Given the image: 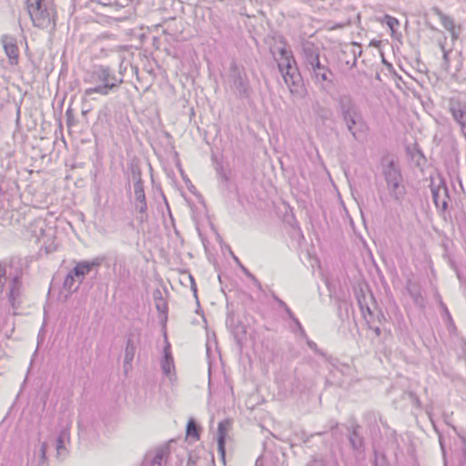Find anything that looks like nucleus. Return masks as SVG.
Segmentation results:
<instances>
[{
	"mask_svg": "<svg viewBox=\"0 0 466 466\" xmlns=\"http://www.w3.org/2000/svg\"><path fill=\"white\" fill-rule=\"evenodd\" d=\"M449 32L451 33L453 41L458 39L459 34L456 32L455 27H453L451 30H449Z\"/></svg>",
	"mask_w": 466,
	"mask_h": 466,
	"instance_id": "obj_42",
	"label": "nucleus"
},
{
	"mask_svg": "<svg viewBox=\"0 0 466 466\" xmlns=\"http://www.w3.org/2000/svg\"><path fill=\"white\" fill-rule=\"evenodd\" d=\"M175 365L173 361V358L171 352L169 350V345H167L164 350V356L161 360V369L163 373L166 376H169L171 374L172 370H174Z\"/></svg>",
	"mask_w": 466,
	"mask_h": 466,
	"instance_id": "obj_22",
	"label": "nucleus"
},
{
	"mask_svg": "<svg viewBox=\"0 0 466 466\" xmlns=\"http://www.w3.org/2000/svg\"><path fill=\"white\" fill-rule=\"evenodd\" d=\"M24 274L23 265L19 258L0 261V293L7 285L6 297L13 309H17L22 303Z\"/></svg>",
	"mask_w": 466,
	"mask_h": 466,
	"instance_id": "obj_1",
	"label": "nucleus"
},
{
	"mask_svg": "<svg viewBox=\"0 0 466 466\" xmlns=\"http://www.w3.org/2000/svg\"><path fill=\"white\" fill-rule=\"evenodd\" d=\"M228 78L230 88L238 98L242 99L250 96L251 87L245 69L235 61L230 63Z\"/></svg>",
	"mask_w": 466,
	"mask_h": 466,
	"instance_id": "obj_5",
	"label": "nucleus"
},
{
	"mask_svg": "<svg viewBox=\"0 0 466 466\" xmlns=\"http://www.w3.org/2000/svg\"><path fill=\"white\" fill-rule=\"evenodd\" d=\"M112 53V54H115L117 56V58L120 60V68L122 67V64H123V58L122 56L117 54L116 52H115L113 49H109V50H106L105 48H101L100 50V54L97 56L98 57H106V56H108L109 54Z\"/></svg>",
	"mask_w": 466,
	"mask_h": 466,
	"instance_id": "obj_34",
	"label": "nucleus"
},
{
	"mask_svg": "<svg viewBox=\"0 0 466 466\" xmlns=\"http://www.w3.org/2000/svg\"><path fill=\"white\" fill-rule=\"evenodd\" d=\"M301 57L305 69L311 67L316 61L320 60L319 48L311 42H306L301 47Z\"/></svg>",
	"mask_w": 466,
	"mask_h": 466,
	"instance_id": "obj_13",
	"label": "nucleus"
},
{
	"mask_svg": "<svg viewBox=\"0 0 466 466\" xmlns=\"http://www.w3.org/2000/svg\"><path fill=\"white\" fill-rule=\"evenodd\" d=\"M216 171L217 173L222 177L224 178L225 180L228 179V177H226L225 173H224V170H223V166L220 162H217L216 163Z\"/></svg>",
	"mask_w": 466,
	"mask_h": 466,
	"instance_id": "obj_39",
	"label": "nucleus"
},
{
	"mask_svg": "<svg viewBox=\"0 0 466 466\" xmlns=\"http://www.w3.org/2000/svg\"><path fill=\"white\" fill-rule=\"evenodd\" d=\"M390 196L397 202L401 203L406 195V188L402 180H397L387 184Z\"/></svg>",
	"mask_w": 466,
	"mask_h": 466,
	"instance_id": "obj_19",
	"label": "nucleus"
},
{
	"mask_svg": "<svg viewBox=\"0 0 466 466\" xmlns=\"http://www.w3.org/2000/svg\"><path fill=\"white\" fill-rule=\"evenodd\" d=\"M183 278H184V280H188L189 283H190V289L191 290L193 291V294H194V297L196 298L197 299V302L198 303V289H197V284L195 282V279L194 278L192 277V275L190 274H187V273H185L183 275Z\"/></svg>",
	"mask_w": 466,
	"mask_h": 466,
	"instance_id": "obj_33",
	"label": "nucleus"
},
{
	"mask_svg": "<svg viewBox=\"0 0 466 466\" xmlns=\"http://www.w3.org/2000/svg\"><path fill=\"white\" fill-rule=\"evenodd\" d=\"M384 22L390 28L392 35L395 32V28L400 25V22L397 18L388 15L384 16Z\"/></svg>",
	"mask_w": 466,
	"mask_h": 466,
	"instance_id": "obj_32",
	"label": "nucleus"
},
{
	"mask_svg": "<svg viewBox=\"0 0 466 466\" xmlns=\"http://www.w3.org/2000/svg\"><path fill=\"white\" fill-rule=\"evenodd\" d=\"M280 43L283 44L281 47L278 49L279 58L278 59V66L279 71H283L289 66H297V62L291 50L286 48L284 38L280 37Z\"/></svg>",
	"mask_w": 466,
	"mask_h": 466,
	"instance_id": "obj_14",
	"label": "nucleus"
},
{
	"mask_svg": "<svg viewBox=\"0 0 466 466\" xmlns=\"http://www.w3.org/2000/svg\"><path fill=\"white\" fill-rule=\"evenodd\" d=\"M380 199L381 201V204L385 207L386 206V198H384L382 195L380 196Z\"/></svg>",
	"mask_w": 466,
	"mask_h": 466,
	"instance_id": "obj_46",
	"label": "nucleus"
},
{
	"mask_svg": "<svg viewBox=\"0 0 466 466\" xmlns=\"http://www.w3.org/2000/svg\"><path fill=\"white\" fill-rule=\"evenodd\" d=\"M374 332L376 333L377 336H380L381 331H380V329L379 327H376L374 329Z\"/></svg>",
	"mask_w": 466,
	"mask_h": 466,
	"instance_id": "obj_47",
	"label": "nucleus"
},
{
	"mask_svg": "<svg viewBox=\"0 0 466 466\" xmlns=\"http://www.w3.org/2000/svg\"><path fill=\"white\" fill-rule=\"evenodd\" d=\"M289 91L293 95L301 96L304 91V83L298 66H289L279 71Z\"/></svg>",
	"mask_w": 466,
	"mask_h": 466,
	"instance_id": "obj_8",
	"label": "nucleus"
},
{
	"mask_svg": "<svg viewBox=\"0 0 466 466\" xmlns=\"http://www.w3.org/2000/svg\"><path fill=\"white\" fill-rule=\"evenodd\" d=\"M141 330L137 328L132 329L127 334V345L125 349L124 368L127 370L134 360L137 347L140 343Z\"/></svg>",
	"mask_w": 466,
	"mask_h": 466,
	"instance_id": "obj_10",
	"label": "nucleus"
},
{
	"mask_svg": "<svg viewBox=\"0 0 466 466\" xmlns=\"http://www.w3.org/2000/svg\"><path fill=\"white\" fill-rule=\"evenodd\" d=\"M449 108L453 116V119L461 127H464L466 126V104L451 100Z\"/></svg>",
	"mask_w": 466,
	"mask_h": 466,
	"instance_id": "obj_17",
	"label": "nucleus"
},
{
	"mask_svg": "<svg viewBox=\"0 0 466 466\" xmlns=\"http://www.w3.org/2000/svg\"><path fill=\"white\" fill-rule=\"evenodd\" d=\"M69 433L66 429L61 431L60 434L56 441V457L58 459H64L66 456V449L65 446V441L68 439Z\"/></svg>",
	"mask_w": 466,
	"mask_h": 466,
	"instance_id": "obj_21",
	"label": "nucleus"
},
{
	"mask_svg": "<svg viewBox=\"0 0 466 466\" xmlns=\"http://www.w3.org/2000/svg\"><path fill=\"white\" fill-rule=\"evenodd\" d=\"M272 298L279 304V306L285 310V312L288 314L289 318L298 326L299 330L301 332H304L302 325L300 324L299 320L295 317V315L293 314V312L291 311L289 307L282 299H280L276 294H273Z\"/></svg>",
	"mask_w": 466,
	"mask_h": 466,
	"instance_id": "obj_24",
	"label": "nucleus"
},
{
	"mask_svg": "<svg viewBox=\"0 0 466 466\" xmlns=\"http://www.w3.org/2000/svg\"><path fill=\"white\" fill-rule=\"evenodd\" d=\"M66 116H67V126L70 127L73 124V119L71 118V116L69 115V110L66 111Z\"/></svg>",
	"mask_w": 466,
	"mask_h": 466,
	"instance_id": "obj_45",
	"label": "nucleus"
},
{
	"mask_svg": "<svg viewBox=\"0 0 466 466\" xmlns=\"http://www.w3.org/2000/svg\"><path fill=\"white\" fill-rule=\"evenodd\" d=\"M409 399L411 401V403L417 407V408H420L421 407V402L418 397V395L413 392V391H410L409 392Z\"/></svg>",
	"mask_w": 466,
	"mask_h": 466,
	"instance_id": "obj_37",
	"label": "nucleus"
},
{
	"mask_svg": "<svg viewBox=\"0 0 466 466\" xmlns=\"http://www.w3.org/2000/svg\"><path fill=\"white\" fill-rule=\"evenodd\" d=\"M199 431H200L199 426L197 424V422L193 419H190L187 424V436L192 437L195 440H198L199 439Z\"/></svg>",
	"mask_w": 466,
	"mask_h": 466,
	"instance_id": "obj_28",
	"label": "nucleus"
},
{
	"mask_svg": "<svg viewBox=\"0 0 466 466\" xmlns=\"http://www.w3.org/2000/svg\"><path fill=\"white\" fill-rule=\"evenodd\" d=\"M431 194L435 206L438 208H441L443 211L446 210L450 198L447 187L445 185H440L438 187L432 186Z\"/></svg>",
	"mask_w": 466,
	"mask_h": 466,
	"instance_id": "obj_15",
	"label": "nucleus"
},
{
	"mask_svg": "<svg viewBox=\"0 0 466 466\" xmlns=\"http://www.w3.org/2000/svg\"><path fill=\"white\" fill-rule=\"evenodd\" d=\"M1 43L3 45L5 53L8 57V62L11 66H16L19 62V48L17 46L16 39L14 36L4 35L1 36Z\"/></svg>",
	"mask_w": 466,
	"mask_h": 466,
	"instance_id": "obj_11",
	"label": "nucleus"
},
{
	"mask_svg": "<svg viewBox=\"0 0 466 466\" xmlns=\"http://www.w3.org/2000/svg\"><path fill=\"white\" fill-rule=\"evenodd\" d=\"M86 82L95 84L94 87H89L85 90V96H90L95 93L101 96H107L111 91L117 89L124 82L123 74L121 70L118 75L110 66L104 65L95 66L88 75V79Z\"/></svg>",
	"mask_w": 466,
	"mask_h": 466,
	"instance_id": "obj_2",
	"label": "nucleus"
},
{
	"mask_svg": "<svg viewBox=\"0 0 466 466\" xmlns=\"http://www.w3.org/2000/svg\"><path fill=\"white\" fill-rule=\"evenodd\" d=\"M227 326L231 329V331L235 339H238V341L246 334L244 325H242L240 321L236 322L233 318L227 319Z\"/></svg>",
	"mask_w": 466,
	"mask_h": 466,
	"instance_id": "obj_23",
	"label": "nucleus"
},
{
	"mask_svg": "<svg viewBox=\"0 0 466 466\" xmlns=\"http://www.w3.org/2000/svg\"><path fill=\"white\" fill-rule=\"evenodd\" d=\"M436 15L439 16L441 25L446 30H451L453 27H455V23L452 17L445 15L441 10L436 9Z\"/></svg>",
	"mask_w": 466,
	"mask_h": 466,
	"instance_id": "obj_27",
	"label": "nucleus"
},
{
	"mask_svg": "<svg viewBox=\"0 0 466 466\" xmlns=\"http://www.w3.org/2000/svg\"><path fill=\"white\" fill-rule=\"evenodd\" d=\"M382 176L386 181V185L397 180H402V175L398 165L393 161H389L383 166Z\"/></svg>",
	"mask_w": 466,
	"mask_h": 466,
	"instance_id": "obj_18",
	"label": "nucleus"
},
{
	"mask_svg": "<svg viewBox=\"0 0 466 466\" xmlns=\"http://www.w3.org/2000/svg\"><path fill=\"white\" fill-rule=\"evenodd\" d=\"M169 453V447H159L147 453L144 463L149 466H166Z\"/></svg>",
	"mask_w": 466,
	"mask_h": 466,
	"instance_id": "obj_12",
	"label": "nucleus"
},
{
	"mask_svg": "<svg viewBox=\"0 0 466 466\" xmlns=\"http://www.w3.org/2000/svg\"><path fill=\"white\" fill-rule=\"evenodd\" d=\"M465 350H466V340H465Z\"/></svg>",
	"mask_w": 466,
	"mask_h": 466,
	"instance_id": "obj_53",
	"label": "nucleus"
},
{
	"mask_svg": "<svg viewBox=\"0 0 466 466\" xmlns=\"http://www.w3.org/2000/svg\"><path fill=\"white\" fill-rule=\"evenodd\" d=\"M310 76L316 85L320 86L322 89L330 87L333 85L334 74L328 65L321 63L320 60L308 69Z\"/></svg>",
	"mask_w": 466,
	"mask_h": 466,
	"instance_id": "obj_6",
	"label": "nucleus"
},
{
	"mask_svg": "<svg viewBox=\"0 0 466 466\" xmlns=\"http://www.w3.org/2000/svg\"><path fill=\"white\" fill-rule=\"evenodd\" d=\"M157 294L159 296V301L157 303V309L161 313H166L167 310V303L161 299L160 291H157Z\"/></svg>",
	"mask_w": 466,
	"mask_h": 466,
	"instance_id": "obj_36",
	"label": "nucleus"
},
{
	"mask_svg": "<svg viewBox=\"0 0 466 466\" xmlns=\"http://www.w3.org/2000/svg\"><path fill=\"white\" fill-rule=\"evenodd\" d=\"M131 179L133 181L134 187L144 186V181L142 179V172L138 167H132Z\"/></svg>",
	"mask_w": 466,
	"mask_h": 466,
	"instance_id": "obj_30",
	"label": "nucleus"
},
{
	"mask_svg": "<svg viewBox=\"0 0 466 466\" xmlns=\"http://www.w3.org/2000/svg\"><path fill=\"white\" fill-rule=\"evenodd\" d=\"M104 262V258L96 257L90 261L83 260L76 262V266L71 269L72 274L76 277L78 284H81L85 277L91 272H94V276L96 277L98 268Z\"/></svg>",
	"mask_w": 466,
	"mask_h": 466,
	"instance_id": "obj_7",
	"label": "nucleus"
},
{
	"mask_svg": "<svg viewBox=\"0 0 466 466\" xmlns=\"http://www.w3.org/2000/svg\"><path fill=\"white\" fill-rule=\"evenodd\" d=\"M409 295L413 299L414 303L418 306H423L424 298L421 294L420 287L418 283L409 280L406 285Z\"/></svg>",
	"mask_w": 466,
	"mask_h": 466,
	"instance_id": "obj_20",
	"label": "nucleus"
},
{
	"mask_svg": "<svg viewBox=\"0 0 466 466\" xmlns=\"http://www.w3.org/2000/svg\"><path fill=\"white\" fill-rule=\"evenodd\" d=\"M338 111L347 130L355 140L359 139L361 133H366L369 130L368 123L364 119L360 107L350 96L343 95L339 97Z\"/></svg>",
	"mask_w": 466,
	"mask_h": 466,
	"instance_id": "obj_3",
	"label": "nucleus"
},
{
	"mask_svg": "<svg viewBox=\"0 0 466 466\" xmlns=\"http://www.w3.org/2000/svg\"><path fill=\"white\" fill-rule=\"evenodd\" d=\"M46 451H47V443L43 442L41 443L40 449H39V461H38V466H47V459H46Z\"/></svg>",
	"mask_w": 466,
	"mask_h": 466,
	"instance_id": "obj_31",
	"label": "nucleus"
},
{
	"mask_svg": "<svg viewBox=\"0 0 466 466\" xmlns=\"http://www.w3.org/2000/svg\"><path fill=\"white\" fill-rule=\"evenodd\" d=\"M233 258H234V260L239 264L238 258L237 257H235V256Z\"/></svg>",
	"mask_w": 466,
	"mask_h": 466,
	"instance_id": "obj_49",
	"label": "nucleus"
},
{
	"mask_svg": "<svg viewBox=\"0 0 466 466\" xmlns=\"http://www.w3.org/2000/svg\"><path fill=\"white\" fill-rule=\"evenodd\" d=\"M444 309H445V311L447 312V314L449 315V312H448V308H446L444 305H443Z\"/></svg>",
	"mask_w": 466,
	"mask_h": 466,
	"instance_id": "obj_50",
	"label": "nucleus"
},
{
	"mask_svg": "<svg viewBox=\"0 0 466 466\" xmlns=\"http://www.w3.org/2000/svg\"><path fill=\"white\" fill-rule=\"evenodd\" d=\"M154 299H157V294H156V293L154 294Z\"/></svg>",
	"mask_w": 466,
	"mask_h": 466,
	"instance_id": "obj_51",
	"label": "nucleus"
},
{
	"mask_svg": "<svg viewBox=\"0 0 466 466\" xmlns=\"http://www.w3.org/2000/svg\"><path fill=\"white\" fill-rule=\"evenodd\" d=\"M27 12L32 23L39 28H47L50 25L55 27V11L47 7L44 0H27Z\"/></svg>",
	"mask_w": 466,
	"mask_h": 466,
	"instance_id": "obj_4",
	"label": "nucleus"
},
{
	"mask_svg": "<svg viewBox=\"0 0 466 466\" xmlns=\"http://www.w3.org/2000/svg\"><path fill=\"white\" fill-rule=\"evenodd\" d=\"M231 428V421L229 420H224L218 423V450L222 459H225L226 453V437L228 431Z\"/></svg>",
	"mask_w": 466,
	"mask_h": 466,
	"instance_id": "obj_16",
	"label": "nucleus"
},
{
	"mask_svg": "<svg viewBox=\"0 0 466 466\" xmlns=\"http://www.w3.org/2000/svg\"><path fill=\"white\" fill-rule=\"evenodd\" d=\"M187 466H197V458L190 455L187 461Z\"/></svg>",
	"mask_w": 466,
	"mask_h": 466,
	"instance_id": "obj_41",
	"label": "nucleus"
},
{
	"mask_svg": "<svg viewBox=\"0 0 466 466\" xmlns=\"http://www.w3.org/2000/svg\"><path fill=\"white\" fill-rule=\"evenodd\" d=\"M375 466H378V462L377 461L375 462Z\"/></svg>",
	"mask_w": 466,
	"mask_h": 466,
	"instance_id": "obj_52",
	"label": "nucleus"
},
{
	"mask_svg": "<svg viewBox=\"0 0 466 466\" xmlns=\"http://www.w3.org/2000/svg\"><path fill=\"white\" fill-rule=\"evenodd\" d=\"M133 205L137 212L136 218L139 224L148 221L147 203L144 186L134 187Z\"/></svg>",
	"mask_w": 466,
	"mask_h": 466,
	"instance_id": "obj_9",
	"label": "nucleus"
},
{
	"mask_svg": "<svg viewBox=\"0 0 466 466\" xmlns=\"http://www.w3.org/2000/svg\"><path fill=\"white\" fill-rule=\"evenodd\" d=\"M241 268H242V270L245 272V274H246L248 277H249V278H251V279H255L254 276H253L251 273H249V272H248V270L246 268H244L243 266H241Z\"/></svg>",
	"mask_w": 466,
	"mask_h": 466,
	"instance_id": "obj_44",
	"label": "nucleus"
},
{
	"mask_svg": "<svg viewBox=\"0 0 466 466\" xmlns=\"http://www.w3.org/2000/svg\"><path fill=\"white\" fill-rule=\"evenodd\" d=\"M352 54L354 56L352 66H355L357 63V58L360 57L362 54L361 46L359 44H357V43L353 44Z\"/></svg>",
	"mask_w": 466,
	"mask_h": 466,
	"instance_id": "obj_35",
	"label": "nucleus"
},
{
	"mask_svg": "<svg viewBox=\"0 0 466 466\" xmlns=\"http://www.w3.org/2000/svg\"><path fill=\"white\" fill-rule=\"evenodd\" d=\"M64 289L68 292L72 293L78 289L80 284H78L76 277L73 276L70 270L64 280Z\"/></svg>",
	"mask_w": 466,
	"mask_h": 466,
	"instance_id": "obj_25",
	"label": "nucleus"
},
{
	"mask_svg": "<svg viewBox=\"0 0 466 466\" xmlns=\"http://www.w3.org/2000/svg\"><path fill=\"white\" fill-rule=\"evenodd\" d=\"M360 308L361 309L363 317L367 319V315H369L370 318L373 316V312L371 311L370 308L369 306H364L363 303L359 300Z\"/></svg>",
	"mask_w": 466,
	"mask_h": 466,
	"instance_id": "obj_38",
	"label": "nucleus"
},
{
	"mask_svg": "<svg viewBox=\"0 0 466 466\" xmlns=\"http://www.w3.org/2000/svg\"><path fill=\"white\" fill-rule=\"evenodd\" d=\"M94 2H97V3L102 4L104 5H111L113 4L112 0H95Z\"/></svg>",
	"mask_w": 466,
	"mask_h": 466,
	"instance_id": "obj_43",
	"label": "nucleus"
},
{
	"mask_svg": "<svg viewBox=\"0 0 466 466\" xmlns=\"http://www.w3.org/2000/svg\"><path fill=\"white\" fill-rule=\"evenodd\" d=\"M312 436H313V435L307 436V435H306V432L302 431H300V436H299V438L302 440V441H303L304 443H307V442H309V439H310V437H312Z\"/></svg>",
	"mask_w": 466,
	"mask_h": 466,
	"instance_id": "obj_40",
	"label": "nucleus"
},
{
	"mask_svg": "<svg viewBox=\"0 0 466 466\" xmlns=\"http://www.w3.org/2000/svg\"><path fill=\"white\" fill-rule=\"evenodd\" d=\"M359 426L355 427L349 437L351 447L354 450H360L363 446V439L358 432Z\"/></svg>",
	"mask_w": 466,
	"mask_h": 466,
	"instance_id": "obj_26",
	"label": "nucleus"
},
{
	"mask_svg": "<svg viewBox=\"0 0 466 466\" xmlns=\"http://www.w3.org/2000/svg\"><path fill=\"white\" fill-rule=\"evenodd\" d=\"M122 271H123V274H125V273L127 272V269H126V268H125V267H123L122 265H120V267H119V272H120V273H122Z\"/></svg>",
	"mask_w": 466,
	"mask_h": 466,
	"instance_id": "obj_48",
	"label": "nucleus"
},
{
	"mask_svg": "<svg viewBox=\"0 0 466 466\" xmlns=\"http://www.w3.org/2000/svg\"><path fill=\"white\" fill-rule=\"evenodd\" d=\"M440 47H441V50L442 52V63H441V67L446 71L448 72L449 69H450V66H451V62H450V55L451 54L452 50L450 49V50H447L445 48V46H444V43L442 42H440Z\"/></svg>",
	"mask_w": 466,
	"mask_h": 466,
	"instance_id": "obj_29",
	"label": "nucleus"
}]
</instances>
